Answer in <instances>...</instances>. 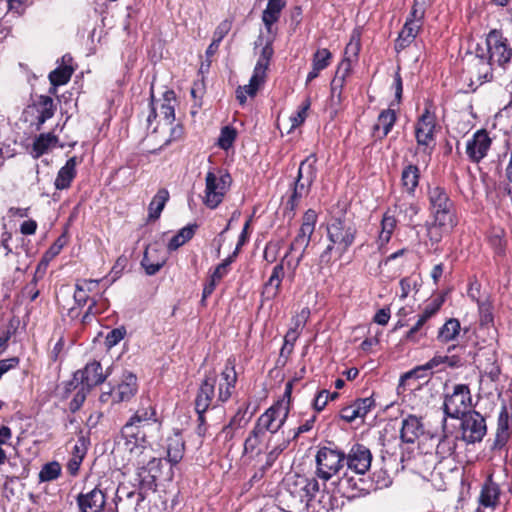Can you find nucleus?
<instances>
[{"instance_id":"f257e3e1","label":"nucleus","mask_w":512,"mask_h":512,"mask_svg":"<svg viewBox=\"0 0 512 512\" xmlns=\"http://www.w3.org/2000/svg\"><path fill=\"white\" fill-rule=\"evenodd\" d=\"M149 428L160 433L162 421L158 418L156 406L151 400L141 398L138 408L120 430V440L131 457L139 458L147 451L150 445L147 435Z\"/></svg>"},{"instance_id":"f03ea898","label":"nucleus","mask_w":512,"mask_h":512,"mask_svg":"<svg viewBox=\"0 0 512 512\" xmlns=\"http://www.w3.org/2000/svg\"><path fill=\"white\" fill-rule=\"evenodd\" d=\"M317 162L318 157L316 153L308 155L301 161L296 177L289 184L286 196L283 197V216L288 218L289 221L293 220L296 216L301 200L311 192L317 178Z\"/></svg>"},{"instance_id":"7ed1b4c3","label":"nucleus","mask_w":512,"mask_h":512,"mask_svg":"<svg viewBox=\"0 0 512 512\" xmlns=\"http://www.w3.org/2000/svg\"><path fill=\"white\" fill-rule=\"evenodd\" d=\"M356 236L357 228L353 223L342 217L332 218L327 224L329 244L320 254V262L326 265L330 264L333 251L338 254V258H341L354 244Z\"/></svg>"},{"instance_id":"20e7f679","label":"nucleus","mask_w":512,"mask_h":512,"mask_svg":"<svg viewBox=\"0 0 512 512\" xmlns=\"http://www.w3.org/2000/svg\"><path fill=\"white\" fill-rule=\"evenodd\" d=\"M345 459V452L335 444L321 446L316 454V476L324 482L331 480L343 469Z\"/></svg>"},{"instance_id":"39448f33","label":"nucleus","mask_w":512,"mask_h":512,"mask_svg":"<svg viewBox=\"0 0 512 512\" xmlns=\"http://www.w3.org/2000/svg\"><path fill=\"white\" fill-rule=\"evenodd\" d=\"M427 198L431 218H438L439 223L458 221L455 202L451 199L447 189L444 186H428Z\"/></svg>"},{"instance_id":"423d86ee","label":"nucleus","mask_w":512,"mask_h":512,"mask_svg":"<svg viewBox=\"0 0 512 512\" xmlns=\"http://www.w3.org/2000/svg\"><path fill=\"white\" fill-rule=\"evenodd\" d=\"M502 35L482 34L476 46L483 49V54L492 64L496 62L499 66L504 67L511 60L512 48L509 47L507 39L503 38Z\"/></svg>"},{"instance_id":"0eeeda50","label":"nucleus","mask_w":512,"mask_h":512,"mask_svg":"<svg viewBox=\"0 0 512 512\" xmlns=\"http://www.w3.org/2000/svg\"><path fill=\"white\" fill-rule=\"evenodd\" d=\"M288 415L289 407L284 406L282 401H277L256 419L253 427L262 431L269 436V440H272L284 426Z\"/></svg>"},{"instance_id":"6e6552de","label":"nucleus","mask_w":512,"mask_h":512,"mask_svg":"<svg viewBox=\"0 0 512 512\" xmlns=\"http://www.w3.org/2000/svg\"><path fill=\"white\" fill-rule=\"evenodd\" d=\"M472 395L469 385L456 384L453 387L452 393H447L444 396L443 412L446 418L458 419L462 414L472 410Z\"/></svg>"},{"instance_id":"1a4fd4ad","label":"nucleus","mask_w":512,"mask_h":512,"mask_svg":"<svg viewBox=\"0 0 512 512\" xmlns=\"http://www.w3.org/2000/svg\"><path fill=\"white\" fill-rule=\"evenodd\" d=\"M437 126V117L432 110V104H427L417 118L414 126V134L418 147L423 148V152L429 149V154L434 148L435 133Z\"/></svg>"},{"instance_id":"9d476101","label":"nucleus","mask_w":512,"mask_h":512,"mask_svg":"<svg viewBox=\"0 0 512 512\" xmlns=\"http://www.w3.org/2000/svg\"><path fill=\"white\" fill-rule=\"evenodd\" d=\"M217 176L213 171H208L205 177V195L203 203L209 209H216L223 201L225 194L231 185V176L228 172Z\"/></svg>"},{"instance_id":"9b49d317","label":"nucleus","mask_w":512,"mask_h":512,"mask_svg":"<svg viewBox=\"0 0 512 512\" xmlns=\"http://www.w3.org/2000/svg\"><path fill=\"white\" fill-rule=\"evenodd\" d=\"M460 420V439L466 444H475L483 440L487 434L486 418L477 410L472 409L462 414Z\"/></svg>"},{"instance_id":"f8f14e48","label":"nucleus","mask_w":512,"mask_h":512,"mask_svg":"<svg viewBox=\"0 0 512 512\" xmlns=\"http://www.w3.org/2000/svg\"><path fill=\"white\" fill-rule=\"evenodd\" d=\"M465 71L469 77V86H475L473 90L493 79L492 63L483 54V49H479L477 46L475 47V53L468 60Z\"/></svg>"},{"instance_id":"ddd939ff","label":"nucleus","mask_w":512,"mask_h":512,"mask_svg":"<svg viewBox=\"0 0 512 512\" xmlns=\"http://www.w3.org/2000/svg\"><path fill=\"white\" fill-rule=\"evenodd\" d=\"M400 213H402V207L400 204L395 203L388 207L382 215L378 235L375 240L377 249L381 254L387 251V246L398 227L397 215Z\"/></svg>"},{"instance_id":"4468645a","label":"nucleus","mask_w":512,"mask_h":512,"mask_svg":"<svg viewBox=\"0 0 512 512\" xmlns=\"http://www.w3.org/2000/svg\"><path fill=\"white\" fill-rule=\"evenodd\" d=\"M129 460H135L138 466L137 477L141 489H155L156 481L162 473L163 459L151 457L146 463V457H131Z\"/></svg>"},{"instance_id":"2eb2a0df","label":"nucleus","mask_w":512,"mask_h":512,"mask_svg":"<svg viewBox=\"0 0 512 512\" xmlns=\"http://www.w3.org/2000/svg\"><path fill=\"white\" fill-rule=\"evenodd\" d=\"M338 484L348 498L363 497L373 491L371 478H366L365 474L344 472L343 476L339 478Z\"/></svg>"},{"instance_id":"dca6fc26","label":"nucleus","mask_w":512,"mask_h":512,"mask_svg":"<svg viewBox=\"0 0 512 512\" xmlns=\"http://www.w3.org/2000/svg\"><path fill=\"white\" fill-rule=\"evenodd\" d=\"M217 383V374L215 370H210L205 373L202 379L195 399L194 409L208 410L210 407H217L221 403L213 402L215 397L217 398L215 388Z\"/></svg>"},{"instance_id":"f3484780","label":"nucleus","mask_w":512,"mask_h":512,"mask_svg":"<svg viewBox=\"0 0 512 512\" xmlns=\"http://www.w3.org/2000/svg\"><path fill=\"white\" fill-rule=\"evenodd\" d=\"M235 368L236 358L232 355L226 359L224 369L220 373V381L218 383V393L216 398L217 403L224 404L232 397L238 380Z\"/></svg>"},{"instance_id":"a211bd4d","label":"nucleus","mask_w":512,"mask_h":512,"mask_svg":"<svg viewBox=\"0 0 512 512\" xmlns=\"http://www.w3.org/2000/svg\"><path fill=\"white\" fill-rule=\"evenodd\" d=\"M346 472L366 474L372 463V453L368 447L361 443H355L351 446L349 452L345 453Z\"/></svg>"},{"instance_id":"6ab92c4d","label":"nucleus","mask_w":512,"mask_h":512,"mask_svg":"<svg viewBox=\"0 0 512 512\" xmlns=\"http://www.w3.org/2000/svg\"><path fill=\"white\" fill-rule=\"evenodd\" d=\"M249 403L238 407L235 414L230 418L229 422L224 425L218 433L217 438L223 443L229 444V449L233 447V439L240 430H243L250 422L251 416L247 417Z\"/></svg>"},{"instance_id":"aec40b11","label":"nucleus","mask_w":512,"mask_h":512,"mask_svg":"<svg viewBox=\"0 0 512 512\" xmlns=\"http://www.w3.org/2000/svg\"><path fill=\"white\" fill-rule=\"evenodd\" d=\"M492 146V138L486 129L477 130L466 143V155L471 163L479 164Z\"/></svg>"},{"instance_id":"412c9836","label":"nucleus","mask_w":512,"mask_h":512,"mask_svg":"<svg viewBox=\"0 0 512 512\" xmlns=\"http://www.w3.org/2000/svg\"><path fill=\"white\" fill-rule=\"evenodd\" d=\"M303 481L299 479V474H294L285 479V492L281 494V503L287 509L304 507L307 505L303 490Z\"/></svg>"},{"instance_id":"4be33fe9","label":"nucleus","mask_w":512,"mask_h":512,"mask_svg":"<svg viewBox=\"0 0 512 512\" xmlns=\"http://www.w3.org/2000/svg\"><path fill=\"white\" fill-rule=\"evenodd\" d=\"M107 377L108 374L103 372L101 363L96 360L88 362L83 369L75 372L76 380H80V384L86 387V391H91L94 387L104 383Z\"/></svg>"},{"instance_id":"5701e85b","label":"nucleus","mask_w":512,"mask_h":512,"mask_svg":"<svg viewBox=\"0 0 512 512\" xmlns=\"http://www.w3.org/2000/svg\"><path fill=\"white\" fill-rule=\"evenodd\" d=\"M287 259V254L282 260L276 264L268 280L263 284L261 291V302L272 301L276 299L281 293L282 282L285 277L284 262Z\"/></svg>"},{"instance_id":"b1692460","label":"nucleus","mask_w":512,"mask_h":512,"mask_svg":"<svg viewBox=\"0 0 512 512\" xmlns=\"http://www.w3.org/2000/svg\"><path fill=\"white\" fill-rule=\"evenodd\" d=\"M106 501V493L99 486L88 492H81L76 497L79 512H103Z\"/></svg>"},{"instance_id":"393cba45","label":"nucleus","mask_w":512,"mask_h":512,"mask_svg":"<svg viewBox=\"0 0 512 512\" xmlns=\"http://www.w3.org/2000/svg\"><path fill=\"white\" fill-rule=\"evenodd\" d=\"M500 497V485L494 481L493 475L489 474L481 485L478 496L479 507L477 508V512H480V507L495 511L500 504Z\"/></svg>"},{"instance_id":"a878e982","label":"nucleus","mask_w":512,"mask_h":512,"mask_svg":"<svg viewBox=\"0 0 512 512\" xmlns=\"http://www.w3.org/2000/svg\"><path fill=\"white\" fill-rule=\"evenodd\" d=\"M510 422L511 413H509L507 406L503 404L500 408L497 417V426L494 435V440L491 445V450L500 451L506 447L512 435V431L510 429Z\"/></svg>"},{"instance_id":"bb28decb","label":"nucleus","mask_w":512,"mask_h":512,"mask_svg":"<svg viewBox=\"0 0 512 512\" xmlns=\"http://www.w3.org/2000/svg\"><path fill=\"white\" fill-rule=\"evenodd\" d=\"M139 487V490L126 491V487H119L116 494V507L120 505L122 512H141L142 503L146 495Z\"/></svg>"},{"instance_id":"cd10ccee","label":"nucleus","mask_w":512,"mask_h":512,"mask_svg":"<svg viewBox=\"0 0 512 512\" xmlns=\"http://www.w3.org/2000/svg\"><path fill=\"white\" fill-rule=\"evenodd\" d=\"M421 171L418 165L411 162H403L400 177V186L407 196L414 198L419 187Z\"/></svg>"},{"instance_id":"c85d7f7f","label":"nucleus","mask_w":512,"mask_h":512,"mask_svg":"<svg viewBox=\"0 0 512 512\" xmlns=\"http://www.w3.org/2000/svg\"><path fill=\"white\" fill-rule=\"evenodd\" d=\"M270 441L269 436L253 427L244 440L242 455L249 458L258 457L265 448H268Z\"/></svg>"},{"instance_id":"c756f323","label":"nucleus","mask_w":512,"mask_h":512,"mask_svg":"<svg viewBox=\"0 0 512 512\" xmlns=\"http://www.w3.org/2000/svg\"><path fill=\"white\" fill-rule=\"evenodd\" d=\"M394 103L389 105V108L382 110L377 118V122L372 127V136L375 140L382 141L392 131L398 117L396 110L392 107Z\"/></svg>"},{"instance_id":"7c9ffc66","label":"nucleus","mask_w":512,"mask_h":512,"mask_svg":"<svg viewBox=\"0 0 512 512\" xmlns=\"http://www.w3.org/2000/svg\"><path fill=\"white\" fill-rule=\"evenodd\" d=\"M101 280L80 279L76 281L73 294L74 301L79 308L88 304L91 298L100 297L99 284Z\"/></svg>"},{"instance_id":"2f4dec72","label":"nucleus","mask_w":512,"mask_h":512,"mask_svg":"<svg viewBox=\"0 0 512 512\" xmlns=\"http://www.w3.org/2000/svg\"><path fill=\"white\" fill-rule=\"evenodd\" d=\"M166 262L167 257L160 248L156 245H148L141 260V266L147 275L153 276L161 270Z\"/></svg>"},{"instance_id":"473e14b6","label":"nucleus","mask_w":512,"mask_h":512,"mask_svg":"<svg viewBox=\"0 0 512 512\" xmlns=\"http://www.w3.org/2000/svg\"><path fill=\"white\" fill-rule=\"evenodd\" d=\"M289 440L283 439L280 443L274 445L266 454H265V462L260 467H258L254 474L251 476L250 482L257 483L264 478L268 470L272 468L275 464L278 457L283 453V451L288 447Z\"/></svg>"},{"instance_id":"72a5a7b5","label":"nucleus","mask_w":512,"mask_h":512,"mask_svg":"<svg viewBox=\"0 0 512 512\" xmlns=\"http://www.w3.org/2000/svg\"><path fill=\"white\" fill-rule=\"evenodd\" d=\"M267 77V70L262 69L259 65L258 67H254L253 74L250 78L249 84L244 86H239L236 90V99L238 100L240 105H244L246 103V96L244 95V90L247 89V93L250 97H254L259 88L265 83Z\"/></svg>"},{"instance_id":"f704fd0d","label":"nucleus","mask_w":512,"mask_h":512,"mask_svg":"<svg viewBox=\"0 0 512 512\" xmlns=\"http://www.w3.org/2000/svg\"><path fill=\"white\" fill-rule=\"evenodd\" d=\"M32 108L35 109L38 114L32 125H34L35 130L40 131L43 124L54 116L56 105L50 96L40 95L37 102L32 105Z\"/></svg>"},{"instance_id":"c9c22d12","label":"nucleus","mask_w":512,"mask_h":512,"mask_svg":"<svg viewBox=\"0 0 512 512\" xmlns=\"http://www.w3.org/2000/svg\"><path fill=\"white\" fill-rule=\"evenodd\" d=\"M424 432L421 418L415 415H408L402 420L400 439L402 443L413 444Z\"/></svg>"},{"instance_id":"e433bc0d","label":"nucleus","mask_w":512,"mask_h":512,"mask_svg":"<svg viewBox=\"0 0 512 512\" xmlns=\"http://www.w3.org/2000/svg\"><path fill=\"white\" fill-rule=\"evenodd\" d=\"M114 403L130 401L138 390L137 377L132 373L124 374L120 383L113 387Z\"/></svg>"},{"instance_id":"4c0bfd02","label":"nucleus","mask_w":512,"mask_h":512,"mask_svg":"<svg viewBox=\"0 0 512 512\" xmlns=\"http://www.w3.org/2000/svg\"><path fill=\"white\" fill-rule=\"evenodd\" d=\"M81 162L76 156L69 158L62 166L55 178L54 186L57 190H66L71 187L73 180L77 175V165Z\"/></svg>"},{"instance_id":"58836bf2","label":"nucleus","mask_w":512,"mask_h":512,"mask_svg":"<svg viewBox=\"0 0 512 512\" xmlns=\"http://www.w3.org/2000/svg\"><path fill=\"white\" fill-rule=\"evenodd\" d=\"M185 453V441L180 431H175L166 439V461L171 466L177 465Z\"/></svg>"},{"instance_id":"ea45409f","label":"nucleus","mask_w":512,"mask_h":512,"mask_svg":"<svg viewBox=\"0 0 512 512\" xmlns=\"http://www.w3.org/2000/svg\"><path fill=\"white\" fill-rule=\"evenodd\" d=\"M273 42V34H259L257 40L255 41V46H262V48L255 65L256 67L260 65L262 69L268 70L270 61L274 55Z\"/></svg>"},{"instance_id":"a19ab883","label":"nucleus","mask_w":512,"mask_h":512,"mask_svg":"<svg viewBox=\"0 0 512 512\" xmlns=\"http://www.w3.org/2000/svg\"><path fill=\"white\" fill-rule=\"evenodd\" d=\"M425 6L426 0H414L412 11L404 24L403 32H419L422 29Z\"/></svg>"},{"instance_id":"79ce46f5","label":"nucleus","mask_w":512,"mask_h":512,"mask_svg":"<svg viewBox=\"0 0 512 512\" xmlns=\"http://www.w3.org/2000/svg\"><path fill=\"white\" fill-rule=\"evenodd\" d=\"M458 221H450L449 223L440 222L438 218H432V222L427 223V237L432 244H438L444 234H448L457 225Z\"/></svg>"},{"instance_id":"37998d69","label":"nucleus","mask_w":512,"mask_h":512,"mask_svg":"<svg viewBox=\"0 0 512 512\" xmlns=\"http://www.w3.org/2000/svg\"><path fill=\"white\" fill-rule=\"evenodd\" d=\"M58 143V137L52 133H41L33 141L31 154L34 158H39L46 154L51 147Z\"/></svg>"},{"instance_id":"c03bdc74","label":"nucleus","mask_w":512,"mask_h":512,"mask_svg":"<svg viewBox=\"0 0 512 512\" xmlns=\"http://www.w3.org/2000/svg\"><path fill=\"white\" fill-rule=\"evenodd\" d=\"M428 319L425 318L421 313L418 314L416 323L405 333L403 341L407 343L418 344L421 340L427 337Z\"/></svg>"},{"instance_id":"a18cd8bd","label":"nucleus","mask_w":512,"mask_h":512,"mask_svg":"<svg viewBox=\"0 0 512 512\" xmlns=\"http://www.w3.org/2000/svg\"><path fill=\"white\" fill-rule=\"evenodd\" d=\"M197 228L198 224L196 223L188 224L187 226L181 228L168 242V251H176L178 248L190 241L194 237Z\"/></svg>"},{"instance_id":"49530a36","label":"nucleus","mask_w":512,"mask_h":512,"mask_svg":"<svg viewBox=\"0 0 512 512\" xmlns=\"http://www.w3.org/2000/svg\"><path fill=\"white\" fill-rule=\"evenodd\" d=\"M160 104V115L167 124H172L175 120L176 94L173 90H167L163 93L161 100H156Z\"/></svg>"},{"instance_id":"de8ad7c7","label":"nucleus","mask_w":512,"mask_h":512,"mask_svg":"<svg viewBox=\"0 0 512 512\" xmlns=\"http://www.w3.org/2000/svg\"><path fill=\"white\" fill-rule=\"evenodd\" d=\"M461 331V324L457 318H449L438 330L437 340L446 344L456 339Z\"/></svg>"},{"instance_id":"09e8293b","label":"nucleus","mask_w":512,"mask_h":512,"mask_svg":"<svg viewBox=\"0 0 512 512\" xmlns=\"http://www.w3.org/2000/svg\"><path fill=\"white\" fill-rule=\"evenodd\" d=\"M318 215L314 209H308L304 212L300 228L296 236L310 239L315 231Z\"/></svg>"},{"instance_id":"8fccbe9b","label":"nucleus","mask_w":512,"mask_h":512,"mask_svg":"<svg viewBox=\"0 0 512 512\" xmlns=\"http://www.w3.org/2000/svg\"><path fill=\"white\" fill-rule=\"evenodd\" d=\"M168 200L169 191L166 188L159 189L149 204V219H158Z\"/></svg>"},{"instance_id":"3c124183","label":"nucleus","mask_w":512,"mask_h":512,"mask_svg":"<svg viewBox=\"0 0 512 512\" xmlns=\"http://www.w3.org/2000/svg\"><path fill=\"white\" fill-rule=\"evenodd\" d=\"M286 0H269L266 9L263 12V22L268 31L275 23L280 15L281 10L285 7Z\"/></svg>"},{"instance_id":"603ef678","label":"nucleus","mask_w":512,"mask_h":512,"mask_svg":"<svg viewBox=\"0 0 512 512\" xmlns=\"http://www.w3.org/2000/svg\"><path fill=\"white\" fill-rule=\"evenodd\" d=\"M75 70L76 67H63L58 65V67L52 70L48 75L50 84L53 87H58L67 84L70 81Z\"/></svg>"},{"instance_id":"864d4df0","label":"nucleus","mask_w":512,"mask_h":512,"mask_svg":"<svg viewBox=\"0 0 512 512\" xmlns=\"http://www.w3.org/2000/svg\"><path fill=\"white\" fill-rule=\"evenodd\" d=\"M86 455V448L83 444H75L72 448L71 457L67 462L66 469L71 476H76L81 463Z\"/></svg>"},{"instance_id":"5fc2aeb1","label":"nucleus","mask_w":512,"mask_h":512,"mask_svg":"<svg viewBox=\"0 0 512 512\" xmlns=\"http://www.w3.org/2000/svg\"><path fill=\"white\" fill-rule=\"evenodd\" d=\"M435 369L433 359L431 358L428 362L423 365L416 366L412 370L404 373L400 378V383L405 384L410 379H422L432 375V370Z\"/></svg>"},{"instance_id":"6e6d98bb","label":"nucleus","mask_w":512,"mask_h":512,"mask_svg":"<svg viewBox=\"0 0 512 512\" xmlns=\"http://www.w3.org/2000/svg\"><path fill=\"white\" fill-rule=\"evenodd\" d=\"M87 305V310L85 311L81 319V322L83 324L89 323L93 317L103 313L108 308L107 300H102L101 296H95L94 298H91Z\"/></svg>"},{"instance_id":"4d7b16f0","label":"nucleus","mask_w":512,"mask_h":512,"mask_svg":"<svg viewBox=\"0 0 512 512\" xmlns=\"http://www.w3.org/2000/svg\"><path fill=\"white\" fill-rule=\"evenodd\" d=\"M62 473V467L59 462L57 461H51L48 463H45L39 474V482H50L58 479L61 476Z\"/></svg>"},{"instance_id":"13d9d810","label":"nucleus","mask_w":512,"mask_h":512,"mask_svg":"<svg viewBox=\"0 0 512 512\" xmlns=\"http://www.w3.org/2000/svg\"><path fill=\"white\" fill-rule=\"evenodd\" d=\"M311 107V97L307 96L303 102L297 108V111L290 116L291 129H296L303 125L306 118L308 117V112Z\"/></svg>"},{"instance_id":"bf43d9fd","label":"nucleus","mask_w":512,"mask_h":512,"mask_svg":"<svg viewBox=\"0 0 512 512\" xmlns=\"http://www.w3.org/2000/svg\"><path fill=\"white\" fill-rule=\"evenodd\" d=\"M476 303L478 306L480 325L481 326L493 325L494 315H493L492 303L489 300L481 301L479 299H476Z\"/></svg>"},{"instance_id":"052dcab7","label":"nucleus","mask_w":512,"mask_h":512,"mask_svg":"<svg viewBox=\"0 0 512 512\" xmlns=\"http://www.w3.org/2000/svg\"><path fill=\"white\" fill-rule=\"evenodd\" d=\"M237 137V131L232 126H224L221 128L220 136L217 141V145L223 150H229Z\"/></svg>"},{"instance_id":"680f3d73","label":"nucleus","mask_w":512,"mask_h":512,"mask_svg":"<svg viewBox=\"0 0 512 512\" xmlns=\"http://www.w3.org/2000/svg\"><path fill=\"white\" fill-rule=\"evenodd\" d=\"M358 418H364L375 407V400L372 396L357 398L351 403Z\"/></svg>"},{"instance_id":"e2e57ef3","label":"nucleus","mask_w":512,"mask_h":512,"mask_svg":"<svg viewBox=\"0 0 512 512\" xmlns=\"http://www.w3.org/2000/svg\"><path fill=\"white\" fill-rule=\"evenodd\" d=\"M445 302V295L438 294L436 297L432 298L430 302H428L421 311V314L430 320L434 317L441 309Z\"/></svg>"},{"instance_id":"0e129e2a","label":"nucleus","mask_w":512,"mask_h":512,"mask_svg":"<svg viewBox=\"0 0 512 512\" xmlns=\"http://www.w3.org/2000/svg\"><path fill=\"white\" fill-rule=\"evenodd\" d=\"M399 286L401 290L399 297L401 300H404L412 291L417 293L419 291L420 284L413 275H410L401 278L399 281Z\"/></svg>"},{"instance_id":"69168bd1","label":"nucleus","mask_w":512,"mask_h":512,"mask_svg":"<svg viewBox=\"0 0 512 512\" xmlns=\"http://www.w3.org/2000/svg\"><path fill=\"white\" fill-rule=\"evenodd\" d=\"M373 491L388 488L392 484V478L386 470L380 469L375 471L371 477Z\"/></svg>"},{"instance_id":"338daca9","label":"nucleus","mask_w":512,"mask_h":512,"mask_svg":"<svg viewBox=\"0 0 512 512\" xmlns=\"http://www.w3.org/2000/svg\"><path fill=\"white\" fill-rule=\"evenodd\" d=\"M299 479L303 481L302 485L304 486L303 490L305 498L307 500V503L309 504V502L316 496V494L320 490L319 482L314 477L308 478L304 475H299Z\"/></svg>"},{"instance_id":"774afa93","label":"nucleus","mask_w":512,"mask_h":512,"mask_svg":"<svg viewBox=\"0 0 512 512\" xmlns=\"http://www.w3.org/2000/svg\"><path fill=\"white\" fill-rule=\"evenodd\" d=\"M456 449V444L450 441L447 437H443L440 439L436 446V456L438 457L439 461L450 457L454 454Z\"/></svg>"}]
</instances>
